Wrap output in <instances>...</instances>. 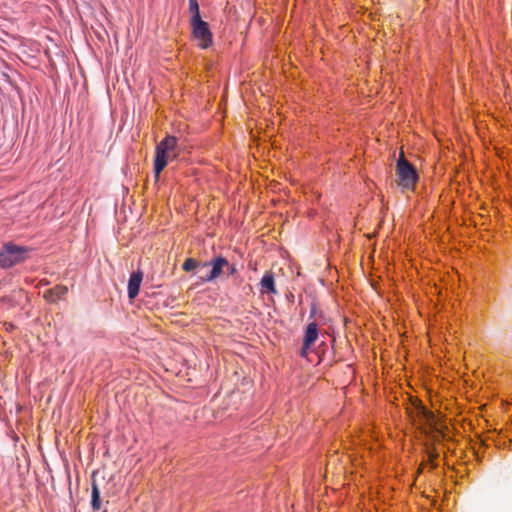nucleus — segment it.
<instances>
[{"instance_id": "obj_1", "label": "nucleus", "mask_w": 512, "mask_h": 512, "mask_svg": "<svg viewBox=\"0 0 512 512\" xmlns=\"http://www.w3.org/2000/svg\"><path fill=\"white\" fill-rule=\"evenodd\" d=\"M179 152L178 139L175 136L167 135L157 144L154 159V173L156 177H159L170 161L178 157Z\"/></svg>"}, {"instance_id": "obj_2", "label": "nucleus", "mask_w": 512, "mask_h": 512, "mask_svg": "<svg viewBox=\"0 0 512 512\" xmlns=\"http://www.w3.org/2000/svg\"><path fill=\"white\" fill-rule=\"evenodd\" d=\"M396 174L399 178V185L406 189H414L417 181L418 174L415 167L404 157L400 155L396 164Z\"/></svg>"}, {"instance_id": "obj_3", "label": "nucleus", "mask_w": 512, "mask_h": 512, "mask_svg": "<svg viewBox=\"0 0 512 512\" xmlns=\"http://www.w3.org/2000/svg\"><path fill=\"white\" fill-rule=\"evenodd\" d=\"M27 249L12 243L5 244L0 250V267L10 268L26 258Z\"/></svg>"}, {"instance_id": "obj_4", "label": "nucleus", "mask_w": 512, "mask_h": 512, "mask_svg": "<svg viewBox=\"0 0 512 512\" xmlns=\"http://www.w3.org/2000/svg\"><path fill=\"white\" fill-rule=\"evenodd\" d=\"M193 36L198 41V45L206 49L212 44V33L207 22L202 19L190 21Z\"/></svg>"}, {"instance_id": "obj_5", "label": "nucleus", "mask_w": 512, "mask_h": 512, "mask_svg": "<svg viewBox=\"0 0 512 512\" xmlns=\"http://www.w3.org/2000/svg\"><path fill=\"white\" fill-rule=\"evenodd\" d=\"M318 337L319 331L316 322H310L305 328L303 344L300 350L301 357H307L311 347L315 344Z\"/></svg>"}, {"instance_id": "obj_6", "label": "nucleus", "mask_w": 512, "mask_h": 512, "mask_svg": "<svg viewBox=\"0 0 512 512\" xmlns=\"http://www.w3.org/2000/svg\"><path fill=\"white\" fill-rule=\"evenodd\" d=\"M225 265H228V260L222 256L216 257L210 262L203 263V266H211V271L201 277L203 282H212L225 272Z\"/></svg>"}, {"instance_id": "obj_7", "label": "nucleus", "mask_w": 512, "mask_h": 512, "mask_svg": "<svg viewBox=\"0 0 512 512\" xmlns=\"http://www.w3.org/2000/svg\"><path fill=\"white\" fill-rule=\"evenodd\" d=\"M143 274L140 271L133 272L130 275L129 281H128V296L130 299L135 298L140 289V285L142 282Z\"/></svg>"}, {"instance_id": "obj_8", "label": "nucleus", "mask_w": 512, "mask_h": 512, "mask_svg": "<svg viewBox=\"0 0 512 512\" xmlns=\"http://www.w3.org/2000/svg\"><path fill=\"white\" fill-rule=\"evenodd\" d=\"M68 292L66 286L58 285L44 292L43 297L49 302H56L62 299Z\"/></svg>"}, {"instance_id": "obj_9", "label": "nucleus", "mask_w": 512, "mask_h": 512, "mask_svg": "<svg viewBox=\"0 0 512 512\" xmlns=\"http://www.w3.org/2000/svg\"><path fill=\"white\" fill-rule=\"evenodd\" d=\"M260 285H261L262 293H271V294L277 293L274 277H273V274L270 272H266L264 274V276L262 277V279L260 281Z\"/></svg>"}, {"instance_id": "obj_10", "label": "nucleus", "mask_w": 512, "mask_h": 512, "mask_svg": "<svg viewBox=\"0 0 512 512\" xmlns=\"http://www.w3.org/2000/svg\"><path fill=\"white\" fill-rule=\"evenodd\" d=\"M91 506L93 511L101 508L100 491L95 481L91 485Z\"/></svg>"}, {"instance_id": "obj_11", "label": "nucleus", "mask_w": 512, "mask_h": 512, "mask_svg": "<svg viewBox=\"0 0 512 512\" xmlns=\"http://www.w3.org/2000/svg\"><path fill=\"white\" fill-rule=\"evenodd\" d=\"M190 21L201 19L198 0H189Z\"/></svg>"}, {"instance_id": "obj_12", "label": "nucleus", "mask_w": 512, "mask_h": 512, "mask_svg": "<svg viewBox=\"0 0 512 512\" xmlns=\"http://www.w3.org/2000/svg\"><path fill=\"white\" fill-rule=\"evenodd\" d=\"M199 266H203V264L201 262L197 261L196 259L188 258L183 263L182 268L184 271L190 272V271L195 270Z\"/></svg>"}, {"instance_id": "obj_13", "label": "nucleus", "mask_w": 512, "mask_h": 512, "mask_svg": "<svg viewBox=\"0 0 512 512\" xmlns=\"http://www.w3.org/2000/svg\"><path fill=\"white\" fill-rule=\"evenodd\" d=\"M237 272V269L234 264H230L228 262V265H225V272L227 276H232Z\"/></svg>"}, {"instance_id": "obj_14", "label": "nucleus", "mask_w": 512, "mask_h": 512, "mask_svg": "<svg viewBox=\"0 0 512 512\" xmlns=\"http://www.w3.org/2000/svg\"><path fill=\"white\" fill-rule=\"evenodd\" d=\"M420 413L422 415V417L427 421V422H430L432 421L433 419V414L429 411H427L426 409L424 408H420Z\"/></svg>"}]
</instances>
